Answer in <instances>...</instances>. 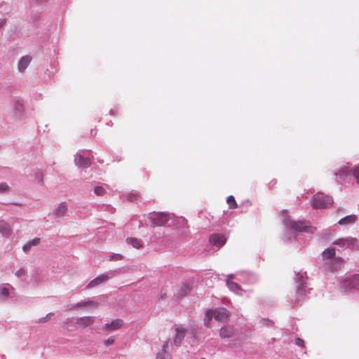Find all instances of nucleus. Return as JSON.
Here are the masks:
<instances>
[{
    "label": "nucleus",
    "mask_w": 359,
    "mask_h": 359,
    "mask_svg": "<svg viewBox=\"0 0 359 359\" xmlns=\"http://www.w3.org/2000/svg\"><path fill=\"white\" fill-rule=\"evenodd\" d=\"M52 313H48L45 318H40L39 323H45L48 320V316H50Z\"/></svg>",
    "instance_id": "nucleus-33"
},
{
    "label": "nucleus",
    "mask_w": 359,
    "mask_h": 359,
    "mask_svg": "<svg viewBox=\"0 0 359 359\" xmlns=\"http://www.w3.org/2000/svg\"><path fill=\"white\" fill-rule=\"evenodd\" d=\"M76 164L82 168H88L90 165V161L89 158H83L81 155L77 154L75 158Z\"/></svg>",
    "instance_id": "nucleus-11"
},
{
    "label": "nucleus",
    "mask_w": 359,
    "mask_h": 359,
    "mask_svg": "<svg viewBox=\"0 0 359 359\" xmlns=\"http://www.w3.org/2000/svg\"><path fill=\"white\" fill-rule=\"evenodd\" d=\"M176 335L174 339L175 346H180L186 334V330L182 327H177L175 328Z\"/></svg>",
    "instance_id": "nucleus-8"
},
{
    "label": "nucleus",
    "mask_w": 359,
    "mask_h": 359,
    "mask_svg": "<svg viewBox=\"0 0 359 359\" xmlns=\"http://www.w3.org/2000/svg\"><path fill=\"white\" fill-rule=\"evenodd\" d=\"M290 226L292 229L299 231L306 230V226L302 222H290Z\"/></svg>",
    "instance_id": "nucleus-17"
},
{
    "label": "nucleus",
    "mask_w": 359,
    "mask_h": 359,
    "mask_svg": "<svg viewBox=\"0 0 359 359\" xmlns=\"http://www.w3.org/2000/svg\"><path fill=\"white\" fill-rule=\"evenodd\" d=\"M151 225L153 227L164 226L170 219V216L165 213H154L150 217Z\"/></svg>",
    "instance_id": "nucleus-3"
},
{
    "label": "nucleus",
    "mask_w": 359,
    "mask_h": 359,
    "mask_svg": "<svg viewBox=\"0 0 359 359\" xmlns=\"http://www.w3.org/2000/svg\"><path fill=\"white\" fill-rule=\"evenodd\" d=\"M109 261H112V260H121L123 259V256L120 254H114L113 255H111L109 257Z\"/></svg>",
    "instance_id": "nucleus-26"
},
{
    "label": "nucleus",
    "mask_w": 359,
    "mask_h": 359,
    "mask_svg": "<svg viewBox=\"0 0 359 359\" xmlns=\"http://www.w3.org/2000/svg\"><path fill=\"white\" fill-rule=\"evenodd\" d=\"M298 291H299V293L301 294V295H304V294L303 293V289L302 287H299L298 288Z\"/></svg>",
    "instance_id": "nucleus-35"
},
{
    "label": "nucleus",
    "mask_w": 359,
    "mask_h": 359,
    "mask_svg": "<svg viewBox=\"0 0 359 359\" xmlns=\"http://www.w3.org/2000/svg\"><path fill=\"white\" fill-rule=\"evenodd\" d=\"M32 60V57L29 55L24 56L21 58L18 63V69L20 72L24 71Z\"/></svg>",
    "instance_id": "nucleus-14"
},
{
    "label": "nucleus",
    "mask_w": 359,
    "mask_h": 359,
    "mask_svg": "<svg viewBox=\"0 0 359 359\" xmlns=\"http://www.w3.org/2000/svg\"><path fill=\"white\" fill-rule=\"evenodd\" d=\"M356 220V216L355 215H348L339 221V223L341 225L353 224Z\"/></svg>",
    "instance_id": "nucleus-16"
},
{
    "label": "nucleus",
    "mask_w": 359,
    "mask_h": 359,
    "mask_svg": "<svg viewBox=\"0 0 359 359\" xmlns=\"http://www.w3.org/2000/svg\"><path fill=\"white\" fill-rule=\"evenodd\" d=\"M233 327L226 325L220 329L219 335L222 338H229L233 334Z\"/></svg>",
    "instance_id": "nucleus-13"
},
{
    "label": "nucleus",
    "mask_w": 359,
    "mask_h": 359,
    "mask_svg": "<svg viewBox=\"0 0 359 359\" xmlns=\"http://www.w3.org/2000/svg\"><path fill=\"white\" fill-rule=\"evenodd\" d=\"M67 211V205L65 203H61L58 205L57 208L55 210L54 214L57 217L64 216Z\"/></svg>",
    "instance_id": "nucleus-15"
},
{
    "label": "nucleus",
    "mask_w": 359,
    "mask_h": 359,
    "mask_svg": "<svg viewBox=\"0 0 359 359\" xmlns=\"http://www.w3.org/2000/svg\"><path fill=\"white\" fill-rule=\"evenodd\" d=\"M32 246L37 245L40 243V238H35L32 241L29 242Z\"/></svg>",
    "instance_id": "nucleus-30"
},
{
    "label": "nucleus",
    "mask_w": 359,
    "mask_h": 359,
    "mask_svg": "<svg viewBox=\"0 0 359 359\" xmlns=\"http://www.w3.org/2000/svg\"><path fill=\"white\" fill-rule=\"evenodd\" d=\"M127 243L128 244H130L133 245V248L139 249L142 247L140 241L135 238H128L126 240Z\"/></svg>",
    "instance_id": "nucleus-19"
},
{
    "label": "nucleus",
    "mask_w": 359,
    "mask_h": 359,
    "mask_svg": "<svg viewBox=\"0 0 359 359\" xmlns=\"http://www.w3.org/2000/svg\"><path fill=\"white\" fill-rule=\"evenodd\" d=\"M344 287L346 290L359 288V275H355L344 282Z\"/></svg>",
    "instance_id": "nucleus-5"
},
{
    "label": "nucleus",
    "mask_w": 359,
    "mask_h": 359,
    "mask_svg": "<svg viewBox=\"0 0 359 359\" xmlns=\"http://www.w3.org/2000/svg\"><path fill=\"white\" fill-rule=\"evenodd\" d=\"M351 170L348 169V167H344L342 168L339 172L337 174V176L338 177L339 181L342 183L346 180H350L351 175H350Z\"/></svg>",
    "instance_id": "nucleus-10"
},
{
    "label": "nucleus",
    "mask_w": 359,
    "mask_h": 359,
    "mask_svg": "<svg viewBox=\"0 0 359 359\" xmlns=\"http://www.w3.org/2000/svg\"><path fill=\"white\" fill-rule=\"evenodd\" d=\"M95 194L97 196H102L106 193V190L102 187H96L94 189Z\"/></svg>",
    "instance_id": "nucleus-23"
},
{
    "label": "nucleus",
    "mask_w": 359,
    "mask_h": 359,
    "mask_svg": "<svg viewBox=\"0 0 359 359\" xmlns=\"http://www.w3.org/2000/svg\"><path fill=\"white\" fill-rule=\"evenodd\" d=\"M168 342H166V343H165V344H163V351H165V348H166V347L168 346Z\"/></svg>",
    "instance_id": "nucleus-36"
},
{
    "label": "nucleus",
    "mask_w": 359,
    "mask_h": 359,
    "mask_svg": "<svg viewBox=\"0 0 359 359\" xmlns=\"http://www.w3.org/2000/svg\"><path fill=\"white\" fill-rule=\"evenodd\" d=\"M226 203L229 205V208L235 209L237 208L236 201L233 196H229L226 199Z\"/></svg>",
    "instance_id": "nucleus-21"
},
{
    "label": "nucleus",
    "mask_w": 359,
    "mask_h": 359,
    "mask_svg": "<svg viewBox=\"0 0 359 359\" xmlns=\"http://www.w3.org/2000/svg\"><path fill=\"white\" fill-rule=\"evenodd\" d=\"M6 20L4 18H0V28L3 27L4 25L6 24Z\"/></svg>",
    "instance_id": "nucleus-34"
},
{
    "label": "nucleus",
    "mask_w": 359,
    "mask_h": 359,
    "mask_svg": "<svg viewBox=\"0 0 359 359\" xmlns=\"http://www.w3.org/2000/svg\"><path fill=\"white\" fill-rule=\"evenodd\" d=\"M124 323L123 320L115 319L109 323H105L102 327V330L107 332H111L121 329Z\"/></svg>",
    "instance_id": "nucleus-4"
},
{
    "label": "nucleus",
    "mask_w": 359,
    "mask_h": 359,
    "mask_svg": "<svg viewBox=\"0 0 359 359\" xmlns=\"http://www.w3.org/2000/svg\"><path fill=\"white\" fill-rule=\"evenodd\" d=\"M114 341H115V337L112 336V337H109L107 339H105L103 343L106 346H108L113 344L114 343Z\"/></svg>",
    "instance_id": "nucleus-25"
},
{
    "label": "nucleus",
    "mask_w": 359,
    "mask_h": 359,
    "mask_svg": "<svg viewBox=\"0 0 359 359\" xmlns=\"http://www.w3.org/2000/svg\"><path fill=\"white\" fill-rule=\"evenodd\" d=\"M226 284L228 285L229 287L233 291L236 292L238 290H241V287L236 283H234L229 280H226Z\"/></svg>",
    "instance_id": "nucleus-22"
},
{
    "label": "nucleus",
    "mask_w": 359,
    "mask_h": 359,
    "mask_svg": "<svg viewBox=\"0 0 359 359\" xmlns=\"http://www.w3.org/2000/svg\"><path fill=\"white\" fill-rule=\"evenodd\" d=\"M226 241V237L224 235H221L219 233L212 234L210 237V242L212 245H217L218 247H222V245H224Z\"/></svg>",
    "instance_id": "nucleus-6"
},
{
    "label": "nucleus",
    "mask_w": 359,
    "mask_h": 359,
    "mask_svg": "<svg viewBox=\"0 0 359 359\" xmlns=\"http://www.w3.org/2000/svg\"><path fill=\"white\" fill-rule=\"evenodd\" d=\"M0 294L5 297H7L8 295H9V290L8 288L6 287H1L0 289Z\"/></svg>",
    "instance_id": "nucleus-27"
},
{
    "label": "nucleus",
    "mask_w": 359,
    "mask_h": 359,
    "mask_svg": "<svg viewBox=\"0 0 359 359\" xmlns=\"http://www.w3.org/2000/svg\"><path fill=\"white\" fill-rule=\"evenodd\" d=\"M12 232V229L10 225L6 222L1 220L0 221V233L6 237L11 236Z\"/></svg>",
    "instance_id": "nucleus-12"
},
{
    "label": "nucleus",
    "mask_w": 359,
    "mask_h": 359,
    "mask_svg": "<svg viewBox=\"0 0 359 359\" xmlns=\"http://www.w3.org/2000/svg\"><path fill=\"white\" fill-rule=\"evenodd\" d=\"M335 255L334 248H327L323 251V257L326 259H331Z\"/></svg>",
    "instance_id": "nucleus-20"
},
{
    "label": "nucleus",
    "mask_w": 359,
    "mask_h": 359,
    "mask_svg": "<svg viewBox=\"0 0 359 359\" xmlns=\"http://www.w3.org/2000/svg\"><path fill=\"white\" fill-rule=\"evenodd\" d=\"M229 317V312L224 308H218L208 310L204 318V324L206 327H210V321L214 318L216 320L220 322L226 321Z\"/></svg>",
    "instance_id": "nucleus-1"
},
{
    "label": "nucleus",
    "mask_w": 359,
    "mask_h": 359,
    "mask_svg": "<svg viewBox=\"0 0 359 359\" xmlns=\"http://www.w3.org/2000/svg\"><path fill=\"white\" fill-rule=\"evenodd\" d=\"M233 278V275H230V276H229V278H228L227 280H230V279H231V278Z\"/></svg>",
    "instance_id": "nucleus-37"
},
{
    "label": "nucleus",
    "mask_w": 359,
    "mask_h": 359,
    "mask_svg": "<svg viewBox=\"0 0 359 359\" xmlns=\"http://www.w3.org/2000/svg\"><path fill=\"white\" fill-rule=\"evenodd\" d=\"M295 344L299 346H301V347H304V341L303 339H300V338H297L296 340H295Z\"/></svg>",
    "instance_id": "nucleus-29"
},
{
    "label": "nucleus",
    "mask_w": 359,
    "mask_h": 359,
    "mask_svg": "<svg viewBox=\"0 0 359 359\" xmlns=\"http://www.w3.org/2000/svg\"><path fill=\"white\" fill-rule=\"evenodd\" d=\"M332 203V198L323 193H318L313 197L312 205L315 209L328 208Z\"/></svg>",
    "instance_id": "nucleus-2"
},
{
    "label": "nucleus",
    "mask_w": 359,
    "mask_h": 359,
    "mask_svg": "<svg viewBox=\"0 0 359 359\" xmlns=\"http://www.w3.org/2000/svg\"><path fill=\"white\" fill-rule=\"evenodd\" d=\"M25 273V269H19L18 271H16L15 275H16L18 277H21V276H23Z\"/></svg>",
    "instance_id": "nucleus-32"
},
{
    "label": "nucleus",
    "mask_w": 359,
    "mask_h": 359,
    "mask_svg": "<svg viewBox=\"0 0 359 359\" xmlns=\"http://www.w3.org/2000/svg\"><path fill=\"white\" fill-rule=\"evenodd\" d=\"M94 318L92 316H83L76 320V324L80 327H86L93 324Z\"/></svg>",
    "instance_id": "nucleus-7"
},
{
    "label": "nucleus",
    "mask_w": 359,
    "mask_h": 359,
    "mask_svg": "<svg viewBox=\"0 0 359 359\" xmlns=\"http://www.w3.org/2000/svg\"><path fill=\"white\" fill-rule=\"evenodd\" d=\"M109 279V276L107 274H102L95 279L92 280L87 285L88 288H92L97 286L103 283L107 282Z\"/></svg>",
    "instance_id": "nucleus-9"
},
{
    "label": "nucleus",
    "mask_w": 359,
    "mask_h": 359,
    "mask_svg": "<svg viewBox=\"0 0 359 359\" xmlns=\"http://www.w3.org/2000/svg\"><path fill=\"white\" fill-rule=\"evenodd\" d=\"M9 189L10 187L6 183L3 182L0 184V194L8 192Z\"/></svg>",
    "instance_id": "nucleus-24"
},
{
    "label": "nucleus",
    "mask_w": 359,
    "mask_h": 359,
    "mask_svg": "<svg viewBox=\"0 0 359 359\" xmlns=\"http://www.w3.org/2000/svg\"><path fill=\"white\" fill-rule=\"evenodd\" d=\"M98 304L94 301L90 300V301H86L78 303L75 307H85L87 306H91L94 309L97 307Z\"/></svg>",
    "instance_id": "nucleus-18"
},
{
    "label": "nucleus",
    "mask_w": 359,
    "mask_h": 359,
    "mask_svg": "<svg viewBox=\"0 0 359 359\" xmlns=\"http://www.w3.org/2000/svg\"><path fill=\"white\" fill-rule=\"evenodd\" d=\"M353 174L356 179L357 182L359 184V167H356L353 170Z\"/></svg>",
    "instance_id": "nucleus-28"
},
{
    "label": "nucleus",
    "mask_w": 359,
    "mask_h": 359,
    "mask_svg": "<svg viewBox=\"0 0 359 359\" xmlns=\"http://www.w3.org/2000/svg\"><path fill=\"white\" fill-rule=\"evenodd\" d=\"M32 247L31 244L28 242L23 245L22 249L25 252H28Z\"/></svg>",
    "instance_id": "nucleus-31"
}]
</instances>
